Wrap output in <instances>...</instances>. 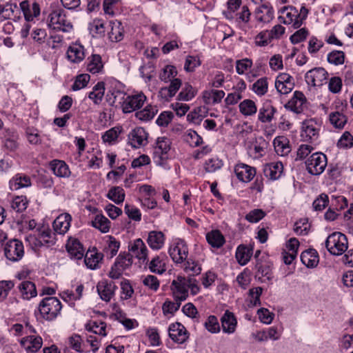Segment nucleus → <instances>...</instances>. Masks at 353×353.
I'll return each instance as SVG.
<instances>
[{"instance_id": "aec40b11", "label": "nucleus", "mask_w": 353, "mask_h": 353, "mask_svg": "<svg viewBox=\"0 0 353 353\" xmlns=\"http://www.w3.org/2000/svg\"><path fill=\"white\" fill-rule=\"evenodd\" d=\"M234 172L239 181L248 183L251 181L256 175V169L247 164L240 163L234 166Z\"/></svg>"}, {"instance_id": "a18cd8bd", "label": "nucleus", "mask_w": 353, "mask_h": 353, "mask_svg": "<svg viewBox=\"0 0 353 353\" xmlns=\"http://www.w3.org/2000/svg\"><path fill=\"white\" fill-rule=\"evenodd\" d=\"M239 112L245 117L254 115L257 112L255 102L251 99H244L239 105Z\"/></svg>"}, {"instance_id": "a211bd4d", "label": "nucleus", "mask_w": 353, "mask_h": 353, "mask_svg": "<svg viewBox=\"0 0 353 353\" xmlns=\"http://www.w3.org/2000/svg\"><path fill=\"white\" fill-rule=\"evenodd\" d=\"M66 57L68 61L73 63H79L85 57V49L79 42L71 43L68 48Z\"/></svg>"}, {"instance_id": "37998d69", "label": "nucleus", "mask_w": 353, "mask_h": 353, "mask_svg": "<svg viewBox=\"0 0 353 353\" xmlns=\"http://www.w3.org/2000/svg\"><path fill=\"white\" fill-rule=\"evenodd\" d=\"M51 167L54 174L59 177H68L70 171L68 165L63 161L53 160L51 162Z\"/></svg>"}, {"instance_id": "58836bf2", "label": "nucleus", "mask_w": 353, "mask_h": 353, "mask_svg": "<svg viewBox=\"0 0 353 353\" xmlns=\"http://www.w3.org/2000/svg\"><path fill=\"white\" fill-rule=\"evenodd\" d=\"M208 243L213 248H220L225 242V238L222 233L218 230H213L206 234Z\"/></svg>"}, {"instance_id": "e2e57ef3", "label": "nucleus", "mask_w": 353, "mask_h": 353, "mask_svg": "<svg viewBox=\"0 0 353 353\" xmlns=\"http://www.w3.org/2000/svg\"><path fill=\"white\" fill-rule=\"evenodd\" d=\"M205 328L212 334L219 333L221 330V327L218 319L214 316L210 315L204 323Z\"/></svg>"}, {"instance_id": "7ed1b4c3", "label": "nucleus", "mask_w": 353, "mask_h": 353, "mask_svg": "<svg viewBox=\"0 0 353 353\" xmlns=\"http://www.w3.org/2000/svg\"><path fill=\"white\" fill-rule=\"evenodd\" d=\"M347 245L346 236L341 232H333L325 241V247L328 252L336 256L341 255L347 251Z\"/></svg>"}, {"instance_id": "c85d7f7f", "label": "nucleus", "mask_w": 353, "mask_h": 353, "mask_svg": "<svg viewBox=\"0 0 353 353\" xmlns=\"http://www.w3.org/2000/svg\"><path fill=\"white\" fill-rule=\"evenodd\" d=\"M104 64L99 54H93L89 56L86 61V70L92 73L101 74L103 72Z\"/></svg>"}, {"instance_id": "bb28decb", "label": "nucleus", "mask_w": 353, "mask_h": 353, "mask_svg": "<svg viewBox=\"0 0 353 353\" xmlns=\"http://www.w3.org/2000/svg\"><path fill=\"white\" fill-rule=\"evenodd\" d=\"M283 172V165L281 161L272 162L265 165L264 175L270 180L279 179Z\"/></svg>"}, {"instance_id": "4468645a", "label": "nucleus", "mask_w": 353, "mask_h": 353, "mask_svg": "<svg viewBox=\"0 0 353 353\" xmlns=\"http://www.w3.org/2000/svg\"><path fill=\"white\" fill-rule=\"evenodd\" d=\"M328 74L323 68H315L309 70L305 76V81L312 86H321L327 80Z\"/></svg>"}, {"instance_id": "2eb2a0df", "label": "nucleus", "mask_w": 353, "mask_h": 353, "mask_svg": "<svg viewBox=\"0 0 353 353\" xmlns=\"http://www.w3.org/2000/svg\"><path fill=\"white\" fill-rule=\"evenodd\" d=\"M294 87V78L288 73L279 74L275 80V88L281 94H288Z\"/></svg>"}, {"instance_id": "e433bc0d", "label": "nucleus", "mask_w": 353, "mask_h": 353, "mask_svg": "<svg viewBox=\"0 0 353 353\" xmlns=\"http://www.w3.org/2000/svg\"><path fill=\"white\" fill-rule=\"evenodd\" d=\"M148 263L149 270L153 273L162 274L166 271L165 258L163 256L157 255Z\"/></svg>"}, {"instance_id": "603ef678", "label": "nucleus", "mask_w": 353, "mask_h": 353, "mask_svg": "<svg viewBox=\"0 0 353 353\" xmlns=\"http://www.w3.org/2000/svg\"><path fill=\"white\" fill-rule=\"evenodd\" d=\"M86 328L96 334L102 336L107 335L106 323L101 321H91L86 325Z\"/></svg>"}, {"instance_id": "5fc2aeb1", "label": "nucleus", "mask_w": 353, "mask_h": 353, "mask_svg": "<svg viewBox=\"0 0 353 353\" xmlns=\"http://www.w3.org/2000/svg\"><path fill=\"white\" fill-rule=\"evenodd\" d=\"M183 140L192 147H197L200 145L203 141L201 136L193 130L189 129L186 130L183 135Z\"/></svg>"}, {"instance_id": "b1692460", "label": "nucleus", "mask_w": 353, "mask_h": 353, "mask_svg": "<svg viewBox=\"0 0 353 353\" xmlns=\"http://www.w3.org/2000/svg\"><path fill=\"white\" fill-rule=\"evenodd\" d=\"M276 112V110L272 105L271 101L266 100L259 108L258 119L261 123H270L273 120Z\"/></svg>"}, {"instance_id": "6e6d98bb", "label": "nucleus", "mask_w": 353, "mask_h": 353, "mask_svg": "<svg viewBox=\"0 0 353 353\" xmlns=\"http://www.w3.org/2000/svg\"><path fill=\"white\" fill-rule=\"evenodd\" d=\"M125 196V194L123 189L119 186L110 188L107 194V197L117 204L123 203Z\"/></svg>"}, {"instance_id": "0eeeda50", "label": "nucleus", "mask_w": 353, "mask_h": 353, "mask_svg": "<svg viewBox=\"0 0 353 353\" xmlns=\"http://www.w3.org/2000/svg\"><path fill=\"white\" fill-rule=\"evenodd\" d=\"M168 253L174 263H183L188 256V245L184 240L176 239L171 243Z\"/></svg>"}, {"instance_id": "ea45409f", "label": "nucleus", "mask_w": 353, "mask_h": 353, "mask_svg": "<svg viewBox=\"0 0 353 353\" xmlns=\"http://www.w3.org/2000/svg\"><path fill=\"white\" fill-rule=\"evenodd\" d=\"M251 17V12L247 6H242L240 10L234 14V19L238 26L244 29L246 28Z\"/></svg>"}, {"instance_id": "3c124183", "label": "nucleus", "mask_w": 353, "mask_h": 353, "mask_svg": "<svg viewBox=\"0 0 353 353\" xmlns=\"http://www.w3.org/2000/svg\"><path fill=\"white\" fill-rule=\"evenodd\" d=\"M330 123L336 128H343L347 123V117L340 111L332 112L329 115Z\"/></svg>"}, {"instance_id": "774afa93", "label": "nucleus", "mask_w": 353, "mask_h": 353, "mask_svg": "<svg viewBox=\"0 0 353 353\" xmlns=\"http://www.w3.org/2000/svg\"><path fill=\"white\" fill-rule=\"evenodd\" d=\"M201 61L199 57L188 55L185 58L184 70L188 72H192L200 66Z\"/></svg>"}, {"instance_id": "338daca9", "label": "nucleus", "mask_w": 353, "mask_h": 353, "mask_svg": "<svg viewBox=\"0 0 353 353\" xmlns=\"http://www.w3.org/2000/svg\"><path fill=\"white\" fill-rule=\"evenodd\" d=\"M123 271L130 267L132 264V259L130 254L120 253L114 262Z\"/></svg>"}, {"instance_id": "412c9836", "label": "nucleus", "mask_w": 353, "mask_h": 353, "mask_svg": "<svg viewBox=\"0 0 353 353\" xmlns=\"http://www.w3.org/2000/svg\"><path fill=\"white\" fill-rule=\"evenodd\" d=\"M165 236L161 231L152 230L148 232L146 242L153 250H159L165 245Z\"/></svg>"}, {"instance_id": "49530a36", "label": "nucleus", "mask_w": 353, "mask_h": 353, "mask_svg": "<svg viewBox=\"0 0 353 353\" xmlns=\"http://www.w3.org/2000/svg\"><path fill=\"white\" fill-rule=\"evenodd\" d=\"M157 112L158 109L157 106L148 105L143 110L137 111L135 113V116L138 119L142 121H148L152 119L157 114Z\"/></svg>"}, {"instance_id": "0e129e2a", "label": "nucleus", "mask_w": 353, "mask_h": 353, "mask_svg": "<svg viewBox=\"0 0 353 353\" xmlns=\"http://www.w3.org/2000/svg\"><path fill=\"white\" fill-rule=\"evenodd\" d=\"M90 76L88 74H81L77 76L72 85V90L77 91L85 88L90 81Z\"/></svg>"}, {"instance_id": "c756f323", "label": "nucleus", "mask_w": 353, "mask_h": 353, "mask_svg": "<svg viewBox=\"0 0 353 353\" xmlns=\"http://www.w3.org/2000/svg\"><path fill=\"white\" fill-rule=\"evenodd\" d=\"M254 15L257 21L269 23L274 18V10L270 5L265 3L256 9Z\"/></svg>"}, {"instance_id": "c03bdc74", "label": "nucleus", "mask_w": 353, "mask_h": 353, "mask_svg": "<svg viewBox=\"0 0 353 353\" xmlns=\"http://www.w3.org/2000/svg\"><path fill=\"white\" fill-rule=\"evenodd\" d=\"M110 25L111 30L108 32L109 39L112 41H119L123 39V28L121 23L119 21H110Z\"/></svg>"}, {"instance_id": "ddd939ff", "label": "nucleus", "mask_w": 353, "mask_h": 353, "mask_svg": "<svg viewBox=\"0 0 353 353\" xmlns=\"http://www.w3.org/2000/svg\"><path fill=\"white\" fill-rule=\"evenodd\" d=\"M279 19L285 24H292L294 28L301 26V19H299V11L294 7H283L280 10Z\"/></svg>"}, {"instance_id": "5701e85b", "label": "nucleus", "mask_w": 353, "mask_h": 353, "mask_svg": "<svg viewBox=\"0 0 353 353\" xmlns=\"http://www.w3.org/2000/svg\"><path fill=\"white\" fill-rule=\"evenodd\" d=\"M20 343L27 353H34L41 347L43 340L41 337L39 336L30 335L22 338Z\"/></svg>"}, {"instance_id": "c9c22d12", "label": "nucleus", "mask_w": 353, "mask_h": 353, "mask_svg": "<svg viewBox=\"0 0 353 353\" xmlns=\"http://www.w3.org/2000/svg\"><path fill=\"white\" fill-rule=\"evenodd\" d=\"M19 290L23 299L29 300L37 294L35 284L31 281L21 282L19 285Z\"/></svg>"}, {"instance_id": "9b49d317", "label": "nucleus", "mask_w": 353, "mask_h": 353, "mask_svg": "<svg viewBox=\"0 0 353 353\" xmlns=\"http://www.w3.org/2000/svg\"><path fill=\"white\" fill-rule=\"evenodd\" d=\"M148 134L142 127L132 129L128 136V143L134 148H139L148 143Z\"/></svg>"}, {"instance_id": "4be33fe9", "label": "nucleus", "mask_w": 353, "mask_h": 353, "mask_svg": "<svg viewBox=\"0 0 353 353\" xmlns=\"http://www.w3.org/2000/svg\"><path fill=\"white\" fill-rule=\"evenodd\" d=\"M121 85L116 83L114 86H112L107 92V100L111 105H121L126 96L123 90L121 89Z\"/></svg>"}, {"instance_id": "864d4df0", "label": "nucleus", "mask_w": 353, "mask_h": 353, "mask_svg": "<svg viewBox=\"0 0 353 353\" xmlns=\"http://www.w3.org/2000/svg\"><path fill=\"white\" fill-rule=\"evenodd\" d=\"M111 222L102 214H97L92 221V226L103 233L109 232Z\"/></svg>"}, {"instance_id": "393cba45", "label": "nucleus", "mask_w": 353, "mask_h": 353, "mask_svg": "<svg viewBox=\"0 0 353 353\" xmlns=\"http://www.w3.org/2000/svg\"><path fill=\"white\" fill-rule=\"evenodd\" d=\"M306 98L303 92L295 91L293 97L286 104L285 107L295 113H301L303 110Z\"/></svg>"}, {"instance_id": "4c0bfd02", "label": "nucleus", "mask_w": 353, "mask_h": 353, "mask_svg": "<svg viewBox=\"0 0 353 353\" xmlns=\"http://www.w3.org/2000/svg\"><path fill=\"white\" fill-rule=\"evenodd\" d=\"M255 268L256 269V277H258L261 281L271 280L272 277V267L268 263L259 261L256 263Z\"/></svg>"}, {"instance_id": "09e8293b", "label": "nucleus", "mask_w": 353, "mask_h": 353, "mask_svg": "<svg viewBox=\"0 0 353 353\" xmlns=\"http://www.w3.org/2000/svg\"><path fill=\"white\" fill-rule=\"evenodd\" d=\"M105 93V85L103 82H98L89 93L88 97L95 103L99 104L103 99Z\"/></svg>"}, {"instance_id": "680f3d73", "label": "nucleus", "mask_w": 353, "mask_h": 353, "mask_svg": "<svg viewBox=\"0 0 353 353\" xmlns=\"http://www.w3.org/2000/svg\"><path fill=\"white\" fill-rule=\"evenodd\" d=\"M39 240L42 244L52 245L56 243L55 234L49 228L43 229L40 233Z\"/></svg>"}, {"instance_id": "1a4fd4ad", "label": "nucleus", "mask_w": 353, "mask_h": 353, "mask_svg": "<svg viewBox=\"0 0 353 353\" xmlns=\"http://www.w3.org/2000/svg\"><path fill=\"white\" fill-rule=\"evenodd\" d=\"M4 254L10 261H18L24 254V248L21 241L12 239L6 243L4 248Z\"/></svg>"}, {"instance_id": "8fccbe9b", "label": "nucleus", "mask_w": 353, "mask_h": 353, "mask_svg": "<svg viewBox=\"0 0 353 353\" xmlns=\"http://www.w3.org/2000/svg\"><path fill=\"white\" fill-rule=\"evenodd\" d=\"M253 66V61L250 58H244L236 61L235 69L239 75H248Z\"/></svg>"}, {"instance_id": "052dcab7", "label": "nucleus", "mask_w": 353, "mask_h": 353, "mask_svg": "<svg viewBox=\"0 0 353 353\" xmlns=\"http://www.w3.org/2000/svg\"><path fill=\"white\" fill-rule=\"evenodd\" d=\"M223 165V161L218 157H212L207 160L204 169L207 172L212 173L220 170Z\"/></svg>"}, {"instance_id": "79ce46f5", "label": "nucleus", "mask_w": 353, "mask_h": 353, "mask_svg": "<svg viewBox=\"0 0 353 353\" xmlns=\"http://www.w3.org/2000/svg\"><path fill=\"white\" fill-rule=\"evenodd\" d=\"M301 260L307 267L314 268L319 263V256L314 250H308L301 253Z\"/></svg>"}, {"instance_id": "bf43d9fd", "label": "nucleus", "mask_w": 353, "mask_h": 353, "mask_svg": "<svg viewBox=\"0 0 353 353\" xmlns=\"http://www.w3.org/2000/svg\"><path fill=\"white\" fill-rule=\"evenodd\" d=\"M196 94V90L190 83H187L184 85L177 97L180 101H188L193 99Z\"/></svg>"}, {"instance_id": "f704fd0d", "label": "nucleus", "mask_w": 353, "mask_h": 353, "mask_svg": "<svg viewBox=\"0 0 353 353\" xmlns=\"http://www.w3.org/2000/svg\"><path fill=\"white\" fill-rule=\"evenodd\" d=\"M103 259V254L95 250L88 251L85 256L84 262L86 266L92 270L97 269Z\"/></svg>"}, {"instance_id": "f257e3e1", "label": "nucleus", "mask_w": 353, "mask_h": 353, "mask_svg": "<svg viewBox=\"0 0 353 353\" xmlns=\"http://www.w3.org/2000/svg\"><path fill=\"white\" fill-rule=\"evenodd\" d=\"M177 74L176 68L172 65H166L160 70L159 79L165 83L170 82L169 86L159 90V94L162 99L168 101L172 98L182 85V81L176 78Z\"/></svg>"}, {"instance_id": "69168bd1", "label": "nucleus", "mask_w": 353, "mask_h": 353, "mask_svg": "<svg viewBox=\"0 0 353 353\" xmlns=\"http://www.w3.org/2000/svg\"><path fill=\"white\" fill-rule=\"evenodd\" d=\"M6 133L7 135H6L4 147L10 151H14L18 147V144L17 142L18 136L15 132H11L9 130L6 131Z\"/></svg>"}, {"instance_id": "f3484780", "label": "nucleus", "mask_w": 353, "mask_h": 353, "mask_svg": "<svg viewBox=\"0 0 353 353\" xmlns=\"http://www.w3.org/2000/svg\"><path fill=\"white\" fill-rule=\"evenodd\" d=\"M186 278L178 276L172 282V290L176 301H183L188 296Z\"/></svg>"}, {"instance_id": "423d86ee", "label": "nucleus", "mask_w": 353, "mask_h": 353, "mask_svg": "<svg viewBox=\"0 0 353 353\" xmlns=\"http://www.w3.org/2000/svg\"><path fill=\"white\" fill-rule=\"evenodd\" d=\"M327 161V157L322 152H314L305 161L307 172L312 175H319L325 169Z\"/></svg>"}, {"instance_id": "72a5a7b5", "label": "nucleus", "mask_w": 353, "mask_h": 353, "mask_svg": "<svg viewBox=\"0 0 353 353\" xmlns=\"http://www.w3.org/2000/svg\"><path fill=\"white\" fill-rule=\"evenodd\" d=\"M9 185L12 190H18L30 186L31 180L28 176L17 174L10 179Z\"/></svg>"}, {"instance_id": "6e6552de", "label": "nucleus", "mask_w": 353, "mask_h": 353, "mask_svg": "<svg viewBox=\"0 0 353 353\" xmlns=\"http://www.w3.org/2000/svg\"><path fill=\"white\" fill-rule=\"evenodd\" d=\"M130 256L135 257L142 263H148L149 250L143 241L139 238L130 241L128 244Z\"/></svg>"}, {"instance_id": "39448f33", "label": "nucleus", "mask_w": 353, "mask_h": 353, "mask_svg": "<svg viewBox=\"0 0 353 353\" xmlns=\"http://www.w3.org/2000/svg\"><path fill=\"white\" fill-rule=\"evenodd\" d=\"M171 141L165 137H158L154 148L153 159L157 165H163L168 159Z\"/></svg>"}, {"instance_id": "2f4dec72", "label": "nucleus", "mask_w": 353, "mask_h": 353, "mask_svg": "<svg viewBox=\"0 0 353 353\" xmlns=\"http://www.w3.org/2000/svg\"><path fill=\"white\" fill-rule=\"evenodd\" d=\"M66 249L70 255L76 259H81L84 255L85 250L83 245L76 239L69 238L66 244Z\"/></svg>"}, {"instance_id": "de8ad7c7", "label": "nucleus", "mask_w": 353, "mask_h": 353, "mask_svg": "<svg viewBox=\"0 0 353 353\" xmlns=\"http://www.w3.org/2000/svg\"><path fill=\"white\" fill-rule=\"evenodd\" d=\"M276 152L281 156H285L290 152L288 139L284 137H278L274 140Z\"/></svg>"}, {"instance_id": "f03ea898", "label": "nucleus", "mask_w": 353, "mask_h": 353, "mask_svg": "<svg viewBox=\"0 0 353 353\" xmlns=\"http://www.w3.org/2000/svg\"><path fill=\"white\" fill-rule=\"evenodd\" d=\"M62 305L60 301L54 296L43 299L39 305V311L41 316L47 321L55 319L60 314Z\"/></svg>"}, {"instance_id": "7c9ffc66", "label": "nucleus", "mask_w": 353, "mask_h": 353, "mask_svg": "<svg viewBox=\"0 0 353 353\" xmlns=\"http://www.w3.org/2000/svg\"><path fill=\"white\" fill-rule=\"evenodd\" d=\"M104 254L107 257L112 259L119 251L120 248V241L116 239L114 236L108 235L104 239Z\"/></svg>"}, {"instance_id": "20e7f679", "label": "nucleus", "mask_w": 353, "mask_h": 353, "mask_svg": "<svg viewBox=\"0 0 353 353\" xmlns=\"http://www.w3.org/2000/svg\"><path fill=\"white\" fill-rule=\"evenodd\" d=\"M48 26L50 28L65 32H70L73 28L64 14V11L61 8L55 9L50 13Z\"/></svg>"}, {"instance_id": "6ab92c4d", "label": "nucleus", "mask_w": 353, "mask_h": 353, "mask_svg": "<svg viewBox=\"0 0 353 353\" xmlns=\"http://www.w3.org/2000/svg\"><path fill=\"white\" fill-rule=\"evenodd\" d=\"M117 286L114 282L108 280H102L99 281L97 285V292L100 298L106 302H108L114 295Z\"/></svg>"}, {"instance_id": "9d476101", "label": "nucleus", "mask_w": 353, "mask_h": 353, "mask_svg": "<svg viewBox=\"0 0 353 353\" xmlns=\"http://www.w3.org/2000/svg\"><path fill=\"white\" fill-rule=\"evenodd\" d=\"M320 126L313 120L305 121L302 123L301 137L304 141H316L319 137Z\"/></svg>"}, {"instance_id": "4d7b16f0", "label": "nucleus", "mask_w": 353, "mask_h": 353, "mask_svg": "<svg viewBox=\"0 0 353 353\" xmlns=\"http://www.w3.org/2000/svg\"><path fill=\"white\" fill-rule=\"evenodd\" d=\"M252 90L259 97L265 95L268 90V82L266 77L256 80L252 85Z\"/></svg>"}, {"instance_id": "dca6fc26", "label": "nucleus", "mask_w": 353, "mask_h": 353, "mask_svg": "<svg viewBox=\"0 0 353 353\" xmlns=\"http://www.w3.org/2000/svg\"><path fill=\"white\" fill-rule=\"evenodd\" d=\"M170 338L178 344L184 343L189 338V333L186 328L180 323H172L168 327Z\"/></svg>"}, {"instance_id": "f8f14e48", "label": "nucleus", "mask_w": 353, "mask_h": 353, "mask_svg": "<svg viewBox=\"0 0 353 353\" xmlns=\"http://www.w3.org/2000/svg\"><path fill=\"white\" fill-rule=\"evenodd\" d=\"M146 100L143 93L125 96L121 107L124 113H130L140 108Z\"/></svg>"}, {"instance_id": "a878e982", "label": "nucleus", "mask_w": 353, "mask_h": 353, "mask_svg": "<svg viewBox=\"0 0 353 353\" xmlns=\"http://www.w3.org/2000/svg\"><path fill=\"white\" fill-rule=\"evenodd\" d=\"M71 221L72 216L70 214L68 213L60 214L53 222L54 232L61 235L65 234L70 227Z\"/></svg>"}, {"instance_id": "a19ab883", "label": "nucleus", "mask_w": 353, "mask_h": 353, "mask_svg": "<svg viewBox=\"0 0 353 353\" xmlns=\"http://www.w3.org/2000/svg\"><path fill=\"white\" fill-rule=\"evenodd\" d=\"M88 30L94 37H103L105 32L104 21L101 19H94L88 23Z\"/></svg>"}, {"instance_id": "473e14b6", "label": "nucleus", "mask_w": 353, "mask_h": 353, "mask_svg": "<svg viewBox=\"0 0 353 353\" xmlns=\"http://www.w3.org/2000/svg\"><path fill=\"white\" fill-rule=\"evenodd\" d=\"M252 254L253 250L252 247L240 245L236 248L235 256L241 265H245L250 260Z\"/></svg>"}, {"instance_id": "cd10ccee", "label": "nucleus", "mask_w": 353, "mask_h": 353, "mask_svg": "<svg viewBox=\"0 0 353 353\" xmlns=\"http://www.w3.org/2000/svg\"><path fill=\"white\" fill-rule=\"evenodd\" d=\"M221 327L224 333L233 334L236 328L237 321L234 314L226 310L221 318Z\"/></svg>"}, {"instance_id": "13d9d810", "label": "nucleus", "mask_w": 353, "mask_h": 353, "mask_svg": "<svg viewBox=\"0 0 353 353\" xmlns=\"http://www.w3.org/2000/svg\"><path fill=\"white\" fill-rule=\"evenodd\" d=\"M121 127L117 126L112 128L111 129L107 130L102 136L103 141L109 144L114 143L117 141V138L121 134Z\"/></svg>"}]
</instances>
